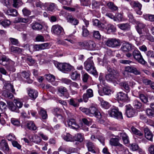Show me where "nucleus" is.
<instances>
[{"label": "nucleus", "instance_id": "28", "mask_svg": "<svg viewBox=\"0 0 154 154\" xmlns=\"http://www.w3.org/2000/svg\"><path fill=\"white\" fill-rule=\"evenodd\" d=\"M63 139L67 142H73V139L72 136L69 133H66L62 135Z\"/></svg>", "mask_w": 154, "mask_h": 154}, {"label": "nucleus", "instance_id": "52", "mask_svg": "<svg viewBox=\"0 0 154 154\" xmlns=\"http://www.w3.org/2000/svg\"><path fill=\"white\" fill-rule=\"evenodd\" d=\"M41 50L49 48L50 47V44L48 43H44L40 44Z\"/></svg>", "mask_w": 154, "mask_h": 154}, {"label": "nucleus", "instance_id": "26", "mask_svg": "<svg viewBox=\"0 0 154 154\" xmlns=\"http://www.w3.org/2000/svg\"><path fill=\"white\" fill-rule=\"evenodd\" d=\"M84 139V137L81 133H78L75 134L73 137V141H78L79 142H82Z\"/></svg>", "mask_w": 154, "mask_h": 154}, {"label": "nucleus", "instance_id": "41", "mask_svg": "<svg viewBox=\"0 0 154 154\" xmlns=\"http://www.w3.org/2000/svg\"><path fill=\"white\" fill-rule=\"evenodd\" d=\"M100 100L101 105L103 108L105 109H108L110 105L108 102L101 99H100Z\"/></svg>", "mask_w": 154, "mask_h": 154}, {"label": "nucleus", "instance_id": "56", "mask_svg": "<svg viewBox=\"0 0 154 154\" xmlns=\"http://www.w3.org/2000/svg\"><path fill=\"white\" fill-rule=\"evenodd\" d=\"M30 75V72L29 71H28L26 72L25 71H24L21 73V76L27 79L29 76Z\"/></svg>", "mask_w": 154, "mask_h": 154}, {"label": "nucleus", "instance_id": "24", "mask_svg": "<svg viewBox=\"0 0 154 154\" xmlns=\"http://www.w3.org/2000/svg\"><path fill=\"white\" fill-rule=\"evenodd\" d=\"M85 143L88 151L93 153H95L96 152L94 149V146L93 143L89 140H86L85 141Z\"/></svg>", "mask_w": 154, "mask_h": 154}, {"label": "nucleus", "instance_id": "25", "mask_svg": "<svg viewBox=\"0 0 154 154\" xmlns=\"http://www.w3.org/2000/svg\"><path fill=\"white\" fill-rule=\"evenodd\" d=\"M122 88L126 92L128 93L130 91V88L128 82H123L119 83Z\"/></svg>", "mask_w": 154, "mask_h": 154}, {"label": "nucleus", "instance_id": "29", "mask_svg": "<svg viewBox=\"0 0 154 154\" xmlns=\"http://www.w3.org/2000/svg\"><path fill=\"white\" fill-rule=\"evenodd\" d=\"M117 26L119 28L123 30H129L131 28L130 25L128 23L119 24Z\"/></svg>", "mask_w": 154, "mask_h": 154}, {"label": "nucleus", "instance_id": "57", "mask_svg": "<svg viewBox=\"0 0 154 154\" xmlns=\"http://www.w3.org/2000/svg\"><path fill=\"white\" fill-rule=\"evenodd\" d=\"M22 11L23 14L24 16H29L30 14L31 13V11L27 9L26 8H24L22 10Z\"/></svg>", "mask_w": 154, "mask_h": 154}, {"label": "nucleus", "instance_id": "21", "mask_svg": "<svg viewBox=\"0 0 154 154\" xmlns=\"http://www.w3.org/2000/svg\"><path fill=\"white\" fill-rule=\"evenodd\" d=\"M132 45L128 43H124L123 44L121 48V50L123 51H129L132 50Z\"/></svg>", "mask_w": 154, "mask_h": 154}, {"label": "nucleus", "instance_id": "64", "mask_svg": "<svg viewBox=\"0 0 154 154\" xmlns=\"http://www.w3.org/2000/svg\"><path fill=\"white\" fill-rule=\"evenodd\" d=\"M11 123L14 125L17 126L20 125V122L16 119L14 118L11 119Z\"/></svg>", "mask_w": 154, "mask_h": 154}, {"label": "nucleus", "instance_id": "1", "mask_svg": "<svg viewBox=\"0 0 154 154\" xmlns=\"http://www.w3.org/2000/svg\"><path fill=\"white\" fill-rule=\"evenodd\" d=\"M93 23V25L97 26L99 30H103L105 29L107 33L110 34L116 31V27L112 24L109 23L105 26L103 23L97 19L94 20Z\"/></svg>", "mask_w": 154, "mask_h": 154}, {"label": "nucleus", "instance_id": "34", "mask_svg": "<svg viewBox=\"0 0 154 154\" xmlns=\"http://www.w3.org/2000/svg\"><path fill=\"white\" fill-rule=\"evenodd\" d=\"M130 4L131 7L133 8H142V5L137 1H131L130 2Z\"/></svg>", "mask_w": 154, "mask_h": 154}, {"label": "nucleus", "instance_id": "40", "mask_svg": "<svg viewBox=\"0 0 154 154\" xmlns=\"http://www.w3.org/2000/svg\"><path fill=\"white\" fill-rule=\"evenodd\" d=\"M120 136L122 137V138L125 143H128L129 142L128 137L127 134L125 133H120Z\"/></svg>", "mask_w": 154, "mask_h": 154}, {"label": "nucleus", "instance_id": "63", "mask_svg": "<svg viewBox=\"0 0 154 154\" xmlns=\"http://www.w3.org/2000/svg\"><path fill=\"white\" fill-rule=\"evenodd\" d=\"M6 138L8 140L11 141L12 142L16 140L15 136L13 134H9L7 136Z\"/></svg>", "mask_w": 154, "mask_h": 154}, {"label": "nucleus", "instance_id": "3", "mask_svg": "<svg viewBox=\"0 0 154 154\" xmlns=\"http://www.w3.org/2000/svg\"><path fill=\"white\" fill-rule=\"evenodd\" d=\"M85 69L89 73L94 75L97 74V71L94 66L93 61L90 58H88L84 63Z\"/></svg>", "mask_w": 154, "mask_h": 154}, {"label": "nucleus", "instance_id": "50", "mask_svg": "<svg viewBox=\"0 0 154 154\" xmlns=\"http://www.w3.org/2000/svg\"><path fill=\"white\" fill-rule=\"evenodd\" d=\"M82 5L84 6H88L91 5L90 0H80Z\"/></svg>", "mask_w": 154, "mask_h": 154}, {"label": "nucleus", "instance_id": "58", "mask_svg": "<svg viewBox=\"0 0 154 154\" xmlns=\"http://www.w3.org/2000/svg\"><path fill=\"white\" fill-rule=\"evenodd\" d=\"M139 97L141 101L144 103H146L148 101L147 98L144 94H140Z\"/></svg>", "mask_w": 154, "mask_h": 154}, {"label": "nucleus", "instance_id": "22", "mask_svg": "<svg viewBox=\"0 0 154 154\" xmlns=\"http://www.w3.org/2000/svg\"><path fill=\"white\" fill-rule=\"evenodd\" d=\"M7 15L13 17H15L17 15L18 13L16 9H9L5 11Z\"/></svg>", "mask_w": 154, "mask_h": 154}, {"label": "nucleus", "instance_id": "14", "mask_svg": "<svg viewBox=\"0 0 154 154\" xmlns=\"http://www.w3.org/2000/svg\"><path fill=\"white\" fill-rule=\"evenodd\" d=\"M28 94L30 98L32 100H35L38 96V92L37 91L31 88H27Z\"/></svg>", "mask_w": 154, "mask_h": 154}, {"label": "nucleus", "instance_id": "36", "mask_svg": "<svg viewBox=\"0 0 154 154\" xmlns=\"http://www.w3.org/2000/svg\"><path fill=\"white\" fill-rule=\"evenodd\" d=\"M13 2L12 6L15 8H19L23 4L22 2L20 0H12Z\"/></svg>", "mask_w": 154, "mask_h": 154}, {"label": "nucleus", "instance_id": "32", "mask_svg": "<svg viewBox=\"0 0 154 154\" xmlns=\"http://www.w3.org/2000/svg\"><path fill=\"white\" fill-rule=\"evenodd\" d=\"M10 50L11 52L13 53L20 54L23 52V50L18 47L12 46L10 47Z\"/></svg>", "mask_w": 154, "mask_h": 154}, {"label": "nucleus", "instance_id": "62", "mask_svg": "<svg viewBox=\"0 0 154 154\" xmlns=\"http://www.w3.org/2000/svg\"><path fill=\"white\" fill-rule=\"evenodd\" d=\"M14 102L15 103L16 106L18 108V109L19 108H21L23 106V104L22 103L17 100H14Z\"/></svg>", "mask_w": 154, "mask_h": 154}, {"label": "nucleus", "instance_id": "49", "mask_svg": "<svg viewBox=\"0 0 154 154\" xmlns=\"http://www.w3.org/2000/svg\"><path fill=\"white\" fill-rule=\"evenodd\" d=\"M46 79L50 82H53L55 81V76L51 74L46 75Z\"/></svg>", "mask_w": 154, "mask_h": 154}, {"label": "nucleus", "instance_id": "19", "mask_svg": "<svg viewBox=\"0 0 154 154\" xmlns=\"http://www.w3.org/2000/svg\"><path fill=\"white\" fill-rule=\"evenodd\" d=\"M0 147L5 152H8L9 148L7 142L5 140H2L0 143Z\"/></svg>", "mask_w": 154, "mask_h": 154}, {"label": "nucleus", "instance_id": "15", "mask_svg": "<svg viewBox=\"0 0 154 154\" xmlns=\"http://www.w3.org/2000/svg\"><path fill=\"white\" fill-rule=\"evenodd\" d=\"M144 131L145 133V137L148 140L152 142V138L153 137V134L149 129L147 128H145L144 129Z\"/></svg>", "mask_w": 154, "mask_h": 154}, {"label": "nucleus", "instance_id": "6", "mask_svg": "<svg viewBox=\"0 0 154 154\" xmlns=\"http://www.w3.org/2000/svg\"><path fill=\"white\" fill-rule=\"evenodd\" d=\"M57 68L60 71L67 73L73 69V67L66 63H59L57 65Z\"/></svg>", "mask_w": 154, "mask_h": 154}, {"label": "nucleus", "instance_id": "5", "mask_svg": "<svg viewBox=\"0 0 154 154\" xmlns=\"http://www.w3.org/2000/svg\"><path fill=\"white\" fill-rule=\"evenodd\" d=\"M5 88L6 90L3 91V95L5 97L10 99L12 98L13 97V95L10 92V91L12 92H14L15 89L14 88L13 86L11 84H8L5 86Z\"/></svg>", "mask_w": 154, "mask_h": 154}, {"label": "nucleus", "instance_id": "23", "mask_svg": "<svg viewBox=\"0 0 154 154\" xmlns=\"http://www.w3.org/2000/svg\"><path fill=\"white\" fill-rule=\"evenodd\" d=\"M30 25L32 29L35 30H40L43 28L42 25L37 22L33 23Z\"/></svg>", "mask_w": 154, "mask_h": 154}, {"label": "nucleus", "instance_id": "45", "mask_svg": "<svg viewBox=\"0 0 154 154\" xmlns=\"http://www.w3.org/2000/svg\"><path fill=\"white\" fill-rule=\"evenodd\" d=\"M82 34L83 37H86L88 36L89 34V31L88 30L87 28L84 26L82 27Z\"/></svg>", "mask_w": 154, "mask_h": 154}, {"label": "nucleus", "instance_id": "31", "mask_svg": "<svg viewBox=\"0 0 154 154\" xmlns=\"http://www.w3.org/2000/svg\"><path fill=\"white\" fill-rule=\"evenodd\" d=\"M38 114L43 119H46L48 118L47 111L43 108H41L38 111Z\"/></svg>", "mask_w": 154, "mask_h": 154}, {"label": "nucleus", "instance_id": "9", "mask_svg": "<svg viewBox=\"0 0 154 154\" xmlns=\"http://www.w3.org/2000/svg\"><path fill=\"white\" fill-rule=\"evenodd\" d=\"M127 72L132 73L137 75L140 74V72L139 70H138L136 67L132 66H127L125 68L123 74L125 76Z\"/></svg>", "mask_w": 154, "mask_h": 154}, {"label": "nucleus", "instance_id": "8", "mask_svg": "<svg viewBox=\"0 0 154 154\" xmlns=\"http://www.w3.org/2000/svg\"><path fill=\"white\" fill-rule=\"evenodd\" d=\"M132 55L134 58L139 63L143 65H145L146 62L143 59L140 52L137 50H134L132 53Z\"/></svg>", "mask_w": 154, "mask_h": 154}, {"label": "nucleus", "instance_id": "51", "mask_svg": "<svg viewBox=\"0 0 154 154\" xmlns=\"http://www.w3.org/2000/svg\"><path fill=\"white\" fill-rule=\"evenodd\" d=\"M148 58L154 59V51L152 50H149L146 53Z\"/></svg>", "mask_w": 154, "mask_h": 154}, {"label": "nucleus", "instance_id": "55", "mask_svg": "<svg viewBox=\"0 0 154 154\" xmlns=\"http://www.w3.org/2000/svg\"><path fill=\"white\" fill-rule=\"evenodd\" d=\"M56 7V5L54 3H51L48 8V10L51 11H53Z\"/></svg>", "mask_w": 154, "mask_h": 154}, {"label": "nucleus", "instance_id": "47", "mask_svg": "<svg viewBox=\"0 0 154 154\" xmlns=\"http://www.w3.org/2000/svg\"><path fill=\"white\" fill-rule=\"evenodd\" d=\"M16 21L17 23H27L29 22V20L27 18L23 17H18L16 19Z\"/></svg>", "mask_w": 154, "mask_h": 154}, {"label": "nucleus", "instance_id": "4", "mask_svg": "<svg viewBox=\"0 0 154 154\" xmlns=\"http://www.w3.org/2000/svg\"><path fill=\"white\" fill-rule=\"evenodd\" d=\"M82 111L87 115H92L98 119H100L102 118L100 112L95 107L93 106L90 107L89 109L83 108L82 109Z\"/></svg>", "mask_w": 154, "mask_h": 154}, {"label": "nucleus", "instance_id": "44", "mask_svg": "<svg viewBox=\"0 0 154 154\" xmlns=\"http://www.w3.org/2000/svg\"><path fill=\"white\" fill-rule=\"evenodd\" d=\"M69 104L75 107L78 106L79 103L77 101L76 99H73V98L70 99L69 102Z\"/></svg>", "mask_w": 154, "mask_h": 154}, {"label": "nucleus", "instance_id": "2", "mask_svg": "<svg viewBox=\"0 0 154 154\" xmlns=\"http://www.w3.org/2000/svg\"><path fill=\"white\" fill-rule=\"evenodd\" d=\"M107 69L109 73L106 74L105 75L106 79L110 82L116 81L117 77L119 76V74L118 72L113 69L109 66H108L107 67Z\"/></svg>", "mask_w": 154, "mask_h": 154}, {"label": "nucleus", "instance_id": "27", "mask_svg": "<svg viewBox=\"0 0 154 154\" xmlns=\"http://www.w3.org/2000/svg\"><path fill=\"white\" fill-rule=\"evenodd\" d=\"M58 91L60 94L61 96H64L65 94H66L68 93L67 89L65 87L63 86L58 87L57 88Z\"/></svg>", "mask_w": 154, "mask_h": 154}, {"label": "nucleus", "instance_id": "37", "mask_svg": "<svg viewBox=\"0 0 154 154\" xmlns=\"http://www.w3.org/2000/svg\"><path fill=\"white\" fill-rule=\"evenodd\" d=\"M11 24V22L8 20H4L0 21V24L5 28Z\"/></svg>", "mask_w": 154, "mask_h": 154}, {"label": "nucleus", "instance_id": "61", "mask_svg": "<svg viewBox=\"0 0 154 154\" xmlns=\"http://www.w3.org/2000/svg\"><path fill=\"white\" fill-rule=\"evenodd\" d=\"M100 5L101 3L100 2H94L92 3V8L93 9L99 8Z\"/></svg>", "mask_w": 154, "mask_h": 154}, {"label": "nucleus", "instance_id": "11", "mask_svg": "<svg viewBox=\"0 0 154 154\" xmlns=\"http://www.w3.org/2000/svg\"><path fill=\"white\" fill-rule=\"evenodd\" d=\"M117 98L118 100L125 102L129 100V97L128 95L122 92L118 93L116 94Z\"/></svg>", "mask_w": 154, "mask_h": 154}, {"label": "nucleus", "instance_id": "38", "mask_svg": "<svg viewBox=\"0 0 154 154\" xmlns=\"http://www.w3.org/2000/svg\"><path fill=\"white\" fill-rule=\"evenodd\" d=\"M80 75L78 73L77 71L72 72L71 75V79L73 80H75L80 79Z\"/></svg>", "mask_w": 154, "mask_h": 154}, {"label": "nucleus", "instance_id": "13", "mask_svg": "<svg viewBox=\"0 0 154 154\" xmlns=\"http://www.w3.org/2000/svg\"><path fill=\"white\" fill-rule=\"evenodd\" d=\"M63 29L58 25H54L52 26L51 31L53 33L57 35H59L63 32Z\"/></svg>", "mask_w": 154, "mask_h": 154}, {"label": "nucleus", "instance_id": "18", "mask_svg": "<svg viewBox=\"0 0 154 154\" xmlns=\"http://www.w3.org/2000/svg\"><path fill=\"white\" fill-rule=\"evenodd\" d=\"M109 143L112 146H119L123 148V145L119 143V139L118 138H111L110 140Z\"/></svg>", "mask_w": 154, "mask_h": 154}, {"label": "nucleus", "instance_id": "7", "mask_svg": "<svg viewBox=\"0 0 154 154\" xmlns=\"http://www.w3.org/2000/svg\"><path fill=\"white\" fill-rule=\"evenodd\" d=\"M108 113L110 116L117 119L122 120L123 119L122 112H119L118 109L113 108L110 109Z\"/></svg>", "mask_w": 154, "mask_h": 154}, {"label": "nucleus", "instance_id": "16", "mask_svg": "<svg viewBox=\"0 0 154 154\" xmlns=\"http://www.w3.org/2000/svg\"><path fill=\"white\" fill-rule=\"evenodd\" d=\"M85 48L88 50H93L96 46V44L94 42L91 40L86 41Z\"/></svg>", "mask_w": 154, "mask_h": 154}, {"label": "nucleus", "instance_id": "53", "mask_svg": "<svg viewBox=\"0 0 154 154\" xmlns=\"http://www.w3.org/2000/svg\"><path fill=\"white\" fill-rule=\"evenodd\" d=\"M93 36L95 38L100 40L101 38V35L99 31H94L93 32Z\"/></svg>", "mask_w": 154, "mask_h": 154}, {"label": "nucleus", "instance_id": "10", "mask_svg": "<svg viewBox=\"0 0 154 154\" xmlns=\"http://www.w3.org/2000/svg\"><path fill=\"white\" fill-rule=\"evenodd\" d=\"M108 46L114 48L119 46L121 45L120 40L116 38H111L108 39L106 43Z\"/></svg>", "mask_w": 154, "mask_h": 154}, {"label": "nucleus", "instance_id": "43", "mask_svg": "<svg viewBox=\"0 0 154 154\" xmlns=\"http://www.w3.org/2000/svg\"><path fill=\"white\" fill-rule=\"evenodd\" d=\"M133 105L134 108L137 109H140L142 106V103L137 100H135L134 101Z\"/></svg>", "mask_w": 154, "mask_h": 154}, {"label": "nucleus", "instance_id": "12", "mask_svg": "<svg viewBox=\"0 0 154 154\" xmlns=\"http://www.w3.org/2000/svg\"><path fill=\"white\" fill-rule=\"evenodd\" d=\"M94 96L93 91L91 89L89 88L87 89L86 93H85L83 95V99L85 102H87L89 98L92 97Z\"/></svg>", "mask_w": 154, "mask_h": 154}, {"label": "nucleus", "instance_id": "60", "mask_svg": "<svg viewBox=\"0 0 154 154\" xmlns=\"http://www.w3.org/2000/svg\"><path fill=\"white\" fill-rule=\"evenodd\" d=\"M12 144L14 147L17 148L19 150L21 149V146L17 141L15 140L13 141L12 142Z\"/></svg>", "mask_w": 154, "mask_h": 154}, {"label": "nucleus", "instance_id": "39", "mask_svg": "<svg viewBox=\"0 0 154 154\" xmlns=\"http://www.w3.org/2000/svg\"><path fill=\"white\" fill-rule=\"evenodd\" d=\"M68 21L71 23L72 24L74 25H77L79 23L77 20L73 17L71 16L68 17Z\"/></svg>", "mask_w": 154, "mask_h": 154}, {"label": "nucleus", "instance_id": "20", "mask_svg": "<svg viewBox=\"0 0 154 154\" xmlns=\"http://www.w3.org/2000/svg\"><path fill=\"white\" fill-rule=\"evenodd\" d=\"M125 113L128 117H133L135 114V110L132 107L127 106Z\"/></svg>", "mask_w": 154, "mask_h": 154}, {"label": "nucleus", "instance_id": "17", "mask_svg": "<svg viewBox=\"0 0 154 154\" xmlns=\"http://www.w3.org/2000/svg\"><path fill=\"white\" fill-rule=\"evenodd\" d=\"M72 44L74 43V42L72 40L68 39H65L64 40H58L57 43V44L63 45L66 46H69V43Z\"/></svg>", "mask_w": 154, "mask_h": 154}, {"label": "nucleus", "instance_id": "48", "mask_svg": "<svg viewBox=\"0 0 154 154\" xmlns=\"http://www.w3.org/2000/svg\"><path fill=\"white\" fill-rule=\"evenodd\" d=\"M146 112L147 115L150 117H154V110L148 109L146 110Z\"/></svg>", "mask_w": 154, "mask_h": 154}, {"label": "nucleus", "instance_id": "30", "mask_svg": "<svg viewBox=\"0 0 154 154\" xmlns=\"http://www.w3.org/2000/svg\"><path fill=\"white\" fill-rule=\"evenodd\" d=\"M8 104L9 109L11 111L18 113L20 111L18 109V108L16 106V105L13 102H10Z\"/></svg>", "mask_w": 154, "mask_h": 154}, {"label": "nucleus", "instance_id": "59", "mask_svg": "<svg viewBox=\"0 0 154 154\" xmlns=\"http://www.w3.org/2000/svg\"><path fill=\"white\" fill-rule=\"evenodd\" d=\"M9 40L11 44L14 45H18L19 43L18 40L14 38H10Z\"/></svg>", "mask_w": 154, "mask_h": 154}, {"label": "nucleus", "instance_id": "35", "mask_svg": "<svg viewBox=\"0 0 154 154\" xmlns=\"http://www.w3.org/2000/svg\"><path fill=\"white\" fill-rule=\"evenodd\" d=\"M26 125L27 128L29 130L34 131L36 129L37 127L33 122L31 121H28Z\"/></svg>", "mask_w": 154, "mask_h": 154}, {"label": "nucleus", "instance_id": "33", "mask_svg": "<svg viewBox=\"0 0 154 154\" xmlns=\"http://www.w3.org/2000/svg\"><path fill=\"white\" fill-rule=\"evenodd\" d=\"M67 124L68 126L72 128L73 129H75L77 128L76 126H78L75 120L73 119H71L67 121Z\"/></svg>", "mask_w": 154, "mask_h": 154}, {"label": "nucleus", "instance_id": "42", "mask_svg": "<svg viewBox=\"0 0 154 154\" xmlns=\"http://www.w3.org/2000/svg\"><path fill=\"white\" fill-rule=\"evenodd\" d=\"M10 60H11L5 55H2L0 57V63L3 66H5V65L3 63V62H9Z\"/></svg>", "mask_w": 154, "mask_h": 154}, {"label": "nucleus", "instance_id": "54", "mask_svg": "<svg viewBox=\"0 0 154 154\" xmlns=\"http://www.w3.org/2000/svg\"><path fill=\"white\" fill-rule=\"evenodd\" d=\"M61 82L64 84L67 85H70L72 81L69 79L65 78H63L61 80Z\"/></svg>", "mask_w": 154, "mask_h": 154}, {"label": "nucleus", "instance_id": "46", "mask_svg": "<svg viewBox=\"0 0 154 154\" xmlns=\"http://www.w3.org/2000/svg\"><path fill=\"white\" fill-rule=\"evenodd\" d=\"M131 129L132 132L134 134L139 136H142L143 135V134L140 131L138 130L134 127H132Z\"/></svg>", "mask_w": 154, "mask_h": 154}]
</instances>
